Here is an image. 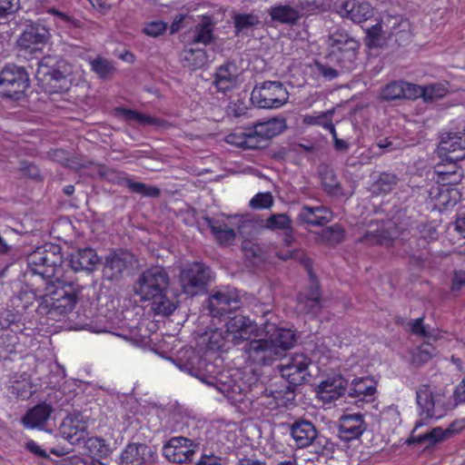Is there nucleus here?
Here are the masks:
<instances>
[{
	"instance_id": "58",
	"label": "nucleus",
	"mask_w": 465,
	"mask_h": 465,
	"mask_svg": "<svg viewBox=\"0 0 465 465\" xmlns=\"http://www.w3.org/2000/svg\"><path fill=\"white\" fill-rule=\"evenodd\" d=\"M399 178L392 173H382L376 181V186L381 193L391 192L398 183Z\"/></svg>"
},
{
	"instance_id": "37",
	"label": "nucleus",
	"mask_w": 465,
	"mask_h": 465,
	"mask_svg": "<svg viewBox=\"0 0 465 465\" xmlns=\"http://www.w3.org/2000/svg\"><path fill=\"white\" fill-rule=\"evenodd\" d=\"M268 338L273 342L278 358L284 355L296 342L295 333L289 329H277Z\"/></svg>"
},
{
	"instance_id": "53",
	"label": "nucleus",
	"mask_w": 465,
	"mask_h": 465,
	"mask_svg": "<svg viewBox=\"0 0 465 465\" xmlns=\"http://www.w3.org/2000/svg\"><path fill=\"white\" fill-rule=\"evenodd\" d=\"M298 310L312 317L317 316L322 309V300L315 298L297 297Z\"/></svg>"
},
{
	"instance_id": "30",
	"label": "nucleus",
	"mask_w": 465,
	"mask_h": 465,
	"mask_svg": "<svg viewBox=\"0 0 465 465\" xmlns=\"http://www.w3.org/2000/svg\"><path fill=\"white\" fill-rule=\"evenodd\" d=\"M310 359L303 354L293 356L290 362L282 369V376L287 377V381L292 384L301 385L307 381L308 366Z\"/></svg>"
},
{
	"instance_id": "41",
	"label": "nucleus",
	"mask_w": 465,
	"mask_h": 465,
	"mask_svg": "<svg viewBox=\"0 0 465 465\" xmlns=\"http://www.w3.org/2000/svg\"><path fill=\"white\" fill-rule=\"evenodd\" d=\"M213 24L210 18H204L198 24L192 32L191 44H203L204 45L213 41Z\"/></svg>"
},
{
	"instance_id": "46",
	"label": "nucleus",
	"mask_w": 465,
	"mask_h": 465,
	"mask_svg": "<svg viewBox=\"0 0 465 465\" xmlns=\"http://www.w3.org/2000/svg\"><path fill=\"white\" fill-rule=\"evenodd\" d=\"M0 327L9 330V332H22L25 330V323L21 322L18 312L4 309L0 311Z\"/></svg>"
},
{
	"instance_id": "61",
	"label": "nucleus",
	"mask_w": 465,
	"mask_h": 465,
	"mask_svg": "<svg viewBox=\"0 0 465 465\" xmlns=\"http://www.w3.org/2000/svg\"><path fill=\"white\" fill-rule=\"evenodd\" d=\"M308 271L311 276L310 285L304 291L301 292L297 297L315 298L316 300H322L319 282L312 275L311 268H309Z\"/></svg>"
},
{
	"instance_id": "11",
	"label": "nucleus",
	"mask_w": 465,
	"mask_h": 465,
	"mask_svg": "<svg viewBox=\"0 0 465 465\" xmlns=\"http://www.w3.org/2000/svg\"><path fill=\"white\" fill-rule=\"evenodd\" d=\"M29 86V74L25 67L9 64L0 71V92L3 96L20 100Z\"/></svg>"
},
{
	"instance_id": "38",
	"label": "nucleus",
	"mask_w": 465,
	"mask_h": 465,
	"mask_svg": "<svg viewBox=\"0 0 465 465\" xmlns=\"http://www.w3.org/2000/svg\"><path fill=\"white\" fill-rule=\"evenodd\" d=\"M232 20L236 36L248 35L262 24L259 16L254 14L237 13L233 15Z\"/></svg>"
},
{
	"instance_id": "42",
	"label": "nucleus",
	"mask_w": 465,
	"mask_h": 465,
	"mask_svg": "<svg viewBox=\"0 0 465 465\" xmlns=\"http://www.w3.org/2000/svg\"><path fill=\"white\" fill-rule=\"evenodd\" d=\"M183 66L190 71L203 67L207 62V55L203 49H185L183 54Z\"/></svg>"
},
{
	"instance_id": "60",
	"label": "nucleus",
	"mask_w": 465,
	"mask_h": 465,
	"mask_svg": "<svg viewBox=\"0 0 465 465\" xmlns=\"http://www.w3.org/2000/svg\"><path fill=\"white\" fill-rule=\"evenodd\" d=\"M273 204V197L271 193H259L250 201L252 209H267Z\"/></svg>"
},
{
	"instance_id": "26",
	"label": "nucleus",
	"mask_w": 465,
	"mask_h": 465,
	"mask_svg": "<svg viewBox=\"0 0 465 465\" xmlns=\"http://www.w3.org/2000/svg\"><path fill=\"white\" fill-rule=\"evenodd\" d=\"M239 82V68L234 62L228 61L217 67L213 84L218 92L226 93Z\"/></svg>"
},
{
	"instance_id": "54",
	"label": "nucleus",
	"mask_w": 465,
	"mask_h": 465,
	"mask_svg": "<svg viewBox=\"0 0 465 465\" xmlns=\"http://www.w3.org/2000/svg\"><path fill=\"white\" fill-rule=\"evenodd\" d=\"M448 86L443 83H434L424 85L423 100L425 103H433L441 99L448 94Z\"/></svg>"
},
{
	"instance_id": "14",
	"label": "nucleus",
	"mask_w": 465,
	"mask_h": 465,
	"mask_svg": "<svg viewBox=\"0 0 465 465\" xmlns=\"http://www.w3.org/2000/svg\"><path fill=\"white\" fill-rule=\"evenodd\" d=\"M287 128L286 120L283 117H273L266 121L256 123L249 128L251 135L247 140V146L251 150L260 149L263 143L281 134Z\"/></svg>"
},
{
	"instance_id": "51",
	"label": "nucleus",
	"mask_w": 465,
	"mask_h": 465,
	"mask_svg": "<svg viewBox=\"0 0 465 465\" xmlns=\"http://www.w3.org/2000/svg\"><path fill=\"white\" fill-rule=\"evenodd\" d=\"M9 391L10 393L23 401L28 400L35 392V386L28 378L14 381Z\"/></svg>"
},
{
	"instance_id": "35",
	"label": "nucleus",
	"mask_w": 465,
	"mask_h": 465,
	"mask_svg": "<svg viewBox=\"0 0 465 465\" xmlns=\"http://www.w3.org/2000/svg\"><path fill=\"white\" fill-rule=\"evenodd\" d=\"M203 219L207 226L211 229V232L215 240L220 244H230L235 240V231L229 228L224 222L211 218L209 216H203Z\"/></svg>"
},
{
	"instance_id": "62",
	"label": "nucleus",
	"mask_w": 465,
	"mask_h": 465,
	"mask_svg": "<svg viewBox=\"0 0 465 465\" xmlns=\"http://www.w3.org/2000/svg\"><path fill=\"white\" fill-rule=\"evenodd\" d=\"M242 249L245 252V255L249 258L258 259L259 261L266 259L263 248L258 243L250 241L244 242L242 243Z\"/></svg>"
},
{
	"instance_id": "2",
	"label": "nucleus",
	"mask_w": 465,
	"mask_h": 465,
	"mask_svg": "<svg viewBox=\"0 0 465 465\" xmlns=\"http://www.w3.org/2000/svg\"><path fill=\"white\" fill-rule=\"evenodd\" d=\"M171 278L163 266H152L144 270L134 284V292L143 301H152L156 314L171 315L176 309V303L167 298L166 292Z\"/></svg>"
},
{
	"instance_id": "20",
	"label": "nucleus",
	"mask_w": 465,
	"mask_h": 465,
	"mask_svg": "<svg viewBox=\"0 0 465 465\" xmlns=\"http://www.w3.org/2000/svg\"><path fill=\"white\" fill-rule=\"evenodd\" d=\"M240 307V299L235 290H221L208 300V310L213 317H223Z\"/></svg>"
},
{
	"instance_id": "21",
	"label": "nucleus",
	"mask_w": 465,
	"mask_h": 465,
	"mask_svg": "<svg viewBox=\"0 0 465 465\" xmlns=\"http://www.w3.org/2000/svg\"><path fill=\"white\" fill-rule=\"evenodd\" d=\"M367 430L364 415L361 413H344L338 421V436L343 441L359 440Z\"/></svg>"
},
{
	"instance_id": "52",
	"label": "nucleus",
	"mask_w": 465,
	"mask_h": 465,
	"mask_svg": "<svg viewBox=\"0 0 465 465\" xmlns=\"http://www.w3.org/2000/svg\"><path fill=\"white\" fill-rule=\"evenodd\" d=\"M32 279V282H34L33 285L29 284L28 280L26 278L25 271L23 275V282L25 285V288L36 293L47 292L54 284V282L51 281V278L41 276L38 273L36 275H34Z\"/></svg>"
},
{
	"instance_id": "22",
	"label": "nucleus",
	"mask_w": 465,
	"mask_h": 465,
	"mask_svg": "<svg viewBox=\"0 0 465 465\" xmlns=\"http://www.w3.org/2000/svg\"><path fill=\"white\" fill-rule=\"evenodd\" d=\"M58 432L72 445L79 444L87 436V423L81 413H71L63 420Z\"/></svg>"
},
{
	"instance_id": "33",
	"label": "nucleus",
	"mask_w": 465,
	"mask_h": 465,
	"mask_svg": "<svg viewBox=\"0 0 465 465\" xmlns=\"http://www.w3.org/2000/svg\"><path fill=\"white\" fill-rule=\"evenodd\" d=\"M425 423L426 421L423 420H418L416 422L411 438L407 440L408 444H420L424 445L425 448H430L446 439V432L442 430L441 427H435L423 434L415 435L418 428L423 426Z\"/></svg>"
},
{
	"instance_id": "3",
	"label": "nucleus",
	"mask_w": 465,
	"mask_h": 465,
	"mask_svg": "<svg viewBox=\"0 0 465 465\" xmlns=\"http://www.w3.org/2000/svg\"><path fill=\"white\" fill-rule=\"evenodd\" d=\"M35 78L45 92L63 94L73 82V66L59 55H45L37 62Z\"/></svg>"
},
{
	"instance_id": "29",
	"label": "nucleus",
	"mask_w": 465,
	"mask_h": 465,
	"mask_svg": "<svg viewBox=\"0 0 465 465\" xmlns=\"http://www.w3.org/2000/svg\"><path fill=\"white\" fill-rule=\"evenodd\" d=\"M99 262V256L92 248L77 249L68 257V264L74 272H91L94 271Z\"/></svg>"
},
{
	"instance_id": "28",
	"label": "nucleus",
	"mask_w": 465,
	"mask_h": 465,
	"mask_svg": "<svg viewBox=\"0 0 465 465\" xmlns=\"http://www.w3.org/2000/svg\"><path fill=\"white\" fill-rule=\"evenodd\" d=\"M53 412L54 408L50 403H38L25 412L21 423L27 429H43Z\"/></svg>"
},
{
	"instance_id": "63",
	"label": "nucleus",
	"mask_w": 465,
	"mask_h": 465,
	"mask_svg": "<svg viewBox=\"0 0 465 465\" xmlns=\"http://www.w3.org/2000/svg\"><path fill=\"white\" fill-rule=\"evenodd\" d=\"M19 170L23 175L28 178L38 181H41L43 179L40 169L34 163L28 161H22L20 163Z\"/></svg>"
},
{
	"instance_id": "6",
	"label": "nucleus",
	"mask_w": 465,
	"mask_h": 465,
	"mask_svg": "<svg viewBox=\"0 0 465 465\" xmlns=\"http://www.w3.org/2000/svg\"><path fill=\"white\" fill-rule=\"evenodd\" d=\"M290 432L300 449L311 447L312 452L331 457L336 445L325 435L320 433L315 425L307 420L299 419L290 426Z\"/></svg>"
},
{
	"instance_id": "34",
	"label": "nucleus",
	"mask_w": 465,
	"mask_h": 465,
	"mask_svg": "<svg viewBox=\"0 0 465 465\" xmlns=\"http://www.w3.org/2000/svg\"><path fill=\"white\" fill-rule=\"evenodd\" d=\"M271 21L275 24L293 25L301 18L299 11L288 5H275L268 9Z\"/></svg>"
},
{
	"instance_id": "9",
	"label": "nucleus",
	"mask_w": 465,
	"mask_h": 465,
	"mask_svg": "<svg viewBox=\"0 0 465 465\" xmlns=\"http://www.w3.org/2000/svg\"><path fill=\"white\" fill-rule=\"evenodd\" d=\"M289 93L280 81L256 84L251 94L253 105L262 109L280 108L288 102Z\"/></svg>"
},
{
	"instance_id": "24",
	"label": "nucleus",
	"mask_w": 465,
	"mask_h": 465,
	"mask_svg": "<svg viewBox=\"0 0 465 465\" xmlns=\"http://www.w3.org/2000/svg\"><path fill=\"white\" fill-rule=\"evenodd\" d=\"M440 148L449 153H457L448 155L451 161H457L465 158V131H463V122L456 131H450L441 135Z\"/></svg>"
},
{
	"instance_id": "57",
	"label": "nucleus",
	"mask_w": 465,
	"mask_h": 465,
	"mask_svg": "<svg viewBox=\"0 0 465 465\" xmlns=\"http://www.w3.org/2000/svg\"><path fill=\"white\" fill-rule=\"evenodd\" d=\"M450 190L448 187L440 185L432 186L430 190V197L434 200L438 205L449 206L450 204Z\"/></svg>"
},
{
	"instance_id": "48",
	"label": "nucleus",
	"mask_w": 465,
	"mask_h": 465,
	"mask_svg": "<svg viewBox=\"0 0 465 465\" xmlns=\"http://www.w3.org/2000/svg\"><path fill=\"white\" fill-rule=\"evenodd\" d=\"M322 177V183L324 190L331 195H338L341 192V183L338 181L335 172L328 167L324 166L320 172Z\"/></svg>"
},
{
	"instance_id": "40",
	"label": "nucleus",
	"mask_w": 465,
	"mask_h": 465,
	"mask_svg": "<svg viewBox=\"0 0 465 465\" xmlns=\"http://www.w3.org/2000/svg\"><path fill=\"white\" fill-rule=\"evenodd\" d=\"M202 342L208 351H218L223 350L230 341L227 338V330L223 331L220 329H214L205 331L201 336Z\"/></svg>"
},
{
	"instance_id": "32",
	"label": "nucleus",
	"mask_w": 465,
	"mask_h": 465,
	"mask_svg": "<svg viewBox=\"0 0 465 465\" xmlns=\"http://www.w3.org/2000/svg\"><path fill=\"white\" fill-rule=\"evenodd\" d=\"M50 35L46 26L39 23H33L25 27L18 40V44L21 47L28 49L32 45L45 44Z\"/></svg>"
},
{
	"instance_id": "18",
	"label": "nucleus",
	"mask_w": 465,
	"mask_h": 465,
	"mask_svg": "<svg viewBox=\"0 0 465 465\" xmlns=\"http://www.w3.org/2000/svg\"><path fill=\"white\" fill-rule=\"evenodd\" d=\"M227 338L234 345L245 344L253 338L259 337L257 325L249 318L237 314L226 322Z\"/></svg>"
},
{
	"instance_id": "25",
	"label": "nucleus",
	"mask_w": 465,
	"mask_h": 465,
	"mask_svg": "<svg viewBox=\"0 0 465 465\" xmlns=\"http://www.w3.org/2000/svg\"><path fill=\"white\" fill-rule=\"evenodd\" d=\"M338 13L342 17L360 24L373 15V8L365 0H341L338 5Z\"/></svg>"
},
{
	"instance_id": "45",
	"label": "nucleus",
	"mask_w": 465,
	"mask_h": 465,
	"mask_svg": "<svg viewBox=\"0 0 465 465\" xmlns=\"http://www.w3.org/2000/svg\"><path fill=\"white\" fill-rule=\"evenodd\" d=\"M264 228L271 231L281 230L287 236L293 232L292 222L286 213L272 214L266 219Z\"/></svg>"
},
{
	"instance_id": "23",
	"label": "nucleus",
	"mask_w": 465,
	"mask_h": 465,
	"mask_svg": "<svg viewBox=\"0 0 465 465\" xmlns=\"http://www.w3.org/2000/svg\"><path fill=\"white\" fill-rule=\"evenodd\" d=\"M376 392L375 381L369 377L355 378L348 382L346 400L356 404L373 401Z\"/></svg>"
},
{
	"instance_id": "13",
	"label": "nucleus",
	"mask_w": 465,
	"mask_h": 465,
	"mask_svg": "<svg viewBox=\"0 0 465 465\" xmlns=\"http://www.w3.org/2000/svg\"><path fill=\"white\" fill-rule=\"evenodd\" d=\"M416 401L419 409L420 420L427 421L443 417L448 410L444 396L434 393L428 384L419 387L416 391Z\"/></svg>"
},
{
	"instance_id": "55",
	"label": "nucleus",
	"mask_w": 465,
	"mask_h": 465,
	"mask_svg": "<svg viewBox=\"0 0 465 465\" xmlns=\"http://www.w3.org/2000/svg\"><path fill=\"white\" fill-rule=\"evenodd\" d=\"M403 81H394L386 84L381 92V98L383 101H394L403 99Z\"/></svg>"
},
{
	"instance_id": "39",
	"label": "nucleus",
	"mask_w": 465,
	"mask_h": 465,
	"mask_svg": "<svg viewBox=\"0 0 465 465\" xmlns=\"http://www.w3.org/2000/svg\"><path fill=\"white\" fill-rule=\"evenodd\" d=\"M324 60V62L314 61V73L325 80L331 81L341 74L352 71L351 69L341 68L339 64L331 62L328 54H326Z\"/></svg>"
},
{
	"instance_id": "56",
	"label": "nucleus",
	"mask_w": 465,
	"mask_h": 465,
	"mask_svg": "<svg viewBox=\"0 0 465 465\" xmlns=\"http://www.w3.org/2000/svg\"><path fill=\"white\" fill-rule=\"evenodd\" d=\"M122 114L126 120L134 121L141 124L160 125L161 121L158 118L152 117L147 114H141L132 109H122Z\"/></svg>"
},
{
	"instance_id": "1",
	"label": "nucleus",
	"mask_w": 465,
	"mask_h": 465,
	"mask_svg": "<svg viewBox=\"0 0 465 465\" xmlns=\"http://www.w3.org/2000/svg\"><path fill=\"white\" fill-rule=\"evenodd\" d=\"M185 358L177 360V366L209 386L215 388L232 402H242L251 392L257 378L239 370L221 371L219 366L197 351H186Z\"/></svg>"
},
{
	"instance_id": "17",
	"label": "nucleus",
	"mask_w": 465,
	"mask_h": 465,
	"mask_svg": "<svg viewBox=\"0 0 465 465\" xmlns=\"http://www.w3.org/2000/svg\"><path fill=\"white\" fill-rule=\"evenodd\" d=\"M242 351L247 361L256 365H271L279 359L273 342L269 338H253L245 342Z\"/></svg>"
},
{
	"instance_id": "31",
	"label": "nucleus",
	"mask_w": 465,
	"mask_h": 465,
	"mask_svg": "<svg viewBox=\"0 0 465 465\" xmlns=\"http://www.w3.org/2000/svg\"><path fill=\"white\" fill-rule=\"evenodd\" d=\"M406 229L407 226L404 224L398 225L396 223H390L386 229L376 232H367L361 238L360 242L369 245H387Z\"/></svg>"
},
{
	"instance_id": "8",
	"label": "nucleus",
	"mask_w": 465,
	"mask_h": 465,
	"mask_svg": "<svg viewBox=\"0 0 465 465\" xmlns=\"http://www.w3.org/2000/svg\"><path fill=\"white\" fill-rule=\"evenodd\" d=\"M359 48L360 43L343 29H337L329 35V60L341 68L354 69Z\"/></svg>"
},
{
	"instance_id": "50",
	"label": "nucleus",
	"mask_w": 465,
	"mask_h": 465,
	"mask_svg": "<svg viewBox=\"0 0 465 465\" xmlns=\"http://www.w3.org/2000/svg\"><path fill=\"white\" fill-rule=\"evenodd\" d=\"M436 348L429 342L421 343L411 357V362L416 367L422 366L429 362L436 355Z\"/></svg>"
},
{
	"instance_id": "16",
	"label": "nucleus",
	"mask_w": 465,
	"mask_h": 465,
	"mask_svg": "<svg viewBox=\"0 0 465 465\" xmlns=\"http://www.w3.org/2000/svg\"><path fill=\"white\" fill-rule=\"evenodd\" d=\"M98 173L101 178L110 183L128 187L132 193L153 198H157L161 194V190L158 187L135 182L124 172L103 166Z\"/></svg>"
},
{
	"instance_id": "15",
	"label": "nucleus",
	"mask_w": 465,
	"mask_h": 465,
	"mask_svg": "<svg viewBox=\"0 0 465 465\" xmlns=\"http://www.w3.org/2000/svg\"><path fill=\"white\" fill-rule=\"evenodd\" d=\"M199 442L186 437H172L163 446V455L172 463L183 464L192 461Z\"/></svg>"
},
{
	"instance_id": "19",
	"label": "nucleus",
	"mask_w": 465,
	"mask_h": 465,
	"mask_svg": "<svg viewBox=\"0 0 465 465\" xmlns=\"http://www.w3.org/2000/svg\"><path fill=\"white\" fill-rule=\"evenodd\" d=\"M157 454L152 447L144 443L133 442L128 443L122 450L118 464L119 465H153L156 461Z\"/></svg>"
},
{
	"instance_id": "27",
	"label": "nucleus",
	"mask_w": 465,
	"mask_h": 465,
	"mask_svg": "<svg viewBox=\"0 0 465 465\" xmlns=\"http://www.w3.org/2000/svg\"><path fill=\"white\" fill-rule=\"evenodd\" d=\"M348 380L341 375L330 377L322 381L317 387L318 395L324 401L331 402L347 395Z\"/></svg>"
},
{
	"instance_id": "59",
	"label": "nucleus",
	"mask_w": 465,
	"mask_h": 465,
	"mask_svg": "<svg viewBox=\"0 0 465 465\" xmlns=\"http://www.w3.org/2000/svg\"><path fill=\"white\" fill-rule=\"evenodd\" d=\"M92 69L101 78L109 77L114 71V67L113 64L104 58H97L94 59L92 63Z\"/></svg>"
},
{
	"instance_id": "7",
	"label": "nucleus",
	"mask_w": 465,
	"mask_h": 465,
	"mask_svg": "<svg viewBox=\"0 0 465 465\" xmlns=\"http://www.w3.org/2000/svg\"><path fill=\"white\" fill-rule=\"evenodd\" d=\"M386 31L380 23L366 30V45L371 47H382L386 44L385 33H388L390 41L398 45H407L411 37V24L401 16H390L386 22Z\"/></svg>"
},
{
	"instance_id": "5",
	"label": "nucleus",
	"mask_w": 465,
	"mask_h": 465,
	"mask_svg": "<svg viewBox=\"0 0 465 465\" xmlns=\"http://www.w3.org/2000/svg\"><path fill=\"white\" fill-rule=\"evenodd\" d=\"M26 261V278L29 284L33 285L32 277L37 273L52 279L61 272L64 262L62 248L57 244L45 243L28 254Z\"/></svg>"
},
{
	"instance_id": "49",
	"label": "nucleus",
	"mask_w": 465,
	"mask_h": 465,
	"mask_svg": "<svg viewBox=\"0 0 465 465\" xmlns=\"http://www.w3.org/2000/svg\"><path fill=\"white\" fill-rule=\"evenodd\" d=\"M42 295H44V293H36L25 288V290H21L18 294L13 298L12 302L17 310L25 311L33 305L35 301H37L38 304H40Z\"/></svg>"
},
{
	"instance_id": "10",
	"label": "nucleus",
	"mask_w": 465,
	"mask_h": 465,
	"mask_svg": "<svg viewBox=\"0 0 465 465\" xmlns=\"http://www.w3.org/2000/svg\"><path fill=\"white\" fill-rule=\"evenodd\" d=\"M212 280V270L200 262L187 264L181 270L179 275L183 292L191 297L205 292Z\"/></svg>"
},
{
	"instance_id": "64",
	"label": "nucleus",
	"mask_w": 465,
	"mask_h": 465,
	"mask_svg": "<svg viewBox=\"0 0 465 465\" xmlns=\"http://www.w3.org/2000/svg\"><path fill=\"white\" fill-rule=\"evenodd\" d=\"M167 29V24L163 21H153L147 24L143 32L150 36L156 37L163 35Z\"/></svg>"
},
{
	"instance_id": "43",
	"label": "nucleus",
	"mask_w": 465,
	"mask_h": 465,
	"mask_svg": "<svg viewBox=\"0 0 465 465\" xmlns=\"http://www.w3.org/2000/svg\"><path fill=\"white\" fill-rule=\"evenodd\" d=\"M18 332H6L0 336V360H8L21 347Z\"/></svg>"
},
{
	"instance_id": "36",
	"label": "nucleus",
	"mask_w": 465,
	"mask_h": 465,
	"mask_svg": "<svg viewBox=\"0 0 465 465\" xmlns=\"http://www.w3.org/2000/svg\"><path fill=\"white\" fill-rule=\"evenodd\" d=\"M328 213L329 211L323 206L310 207L303 205L298 214V219L309 225L322 226L330 221L327 216Z\"/></svg>"
},
{
	"instance_id": "44",
	"label": "nucleus",
	"mask_w": 465,
	"mask_h": 465,
	"mask_svg": "<svg viewBox=\"0 0 465 465\" xmlns=\"http://www.w3.org/2000/svg\"><path fill=\"white\" fill-rule=\"evenodd\" d=\"M297 386L298 384H292L287 381V383L280 389L271 391L270 395L275 400L278 407H288L294 403Z\"/></svg>"
},
{
	"instance_id": "12",
	"label": "nucleus",
	"mask_w": 465,
	"mask_h": 465,
	"mask_svg": "<svg viewBox=\"0 0 465 465\" xmlns=\"http://www.w3.org/2000/svg\"><path fill=\"white\" fill-rule=\"evenodd\" d=\"M135 262V256L131 252L124 249L112 251L104 259L102 278L117 283L130 273Z\"/></svg>"
},
{
	"instance_id": "4",
	"label": "nucleus",
	"mask_w": 465,
	"mask_h": 465,
	"mask_svg": "<svg viewBox=\"0 0 465 465\" xmlns=\"http://www.w3.org/2000/svg\"><path fill=\"white\" fill-rule=\"evenodd\" d=\"M78 287L72 282L54 283L52 288L41 296L36 312L39 315L47 316L51 320H56L74 310L78 301Z\"/></svg>"
},
{
	"instance_id": "47",
	"label": "nucleus",
	"mask_w": 465,
	"mask_h": 465,
	"mask_svg": "<svg viewBox=\"0 0 465 465\" xmlns=\"http://www.w3.org/2000/svg\"><path fill=\"white\" fill-rule=\"evenodd\" d=\"M85 449L93 458H106L111 454V449L105 440L100 437H91L83 440Z\"/></svg>"
}]
</instances>
